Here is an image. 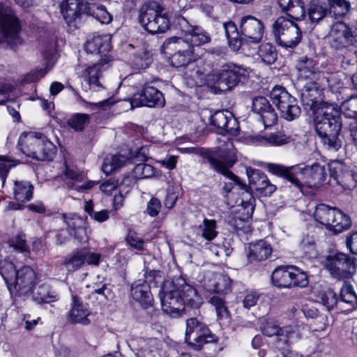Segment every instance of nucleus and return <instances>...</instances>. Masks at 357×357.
Returning <instances> with one entry per match:
<instances>
[{"label": "nucleus", "instance_id": "f257e3e1", "mask_svg": "<svg viewBox=\"0 0 357 357\" xmlns=\"http://www.w3.org/2000/svg\"><path fill=\"white\" fill-rule=\"evenodd\" d=\"M278 3L282 10L291 20L279 17L272 25V32L279 46L294 49L303 38L301 26L294 21H301L305 17L303 0H278Z\"/></svg>", "mask_w": 357, "mask_h": 357}, {"label": "nucleus", "instance_id": "f03ea898", "mask_svg": "<svg viewBox=\"0 0 357 357\" xmlns=\"http://www.w3.org/2000/svg\"><path fill=\"white\" fill-rule=\"evenodd\" d=\"M110 39L108 35L97 36L85 44L87 52L103 54L96 63L83 67L79 73L80 77L86 82V86L82 85L85 91H99L102 89L100 79L103 73L110 68L112 62L111 56L105 54L111 50Z\"/></svg>", "mask_w": 357, "mask_h": 357}, {"label": "nucleus", "instance_id": "7ed1b4c3", "mask_svg": "<svg viewBox=\"0 0 357 357\" xmlns=\"http://www.w3.org/2000/svg\"><path fill=\"white\" fill-rule=\"evenodd\" d=\"M314 126L324 146L333 151L341 147L339 134L342 128L341 116L333 105L323 103L314 111Z\"/></svg>", "mask_w": 357, "mask_h": 357}, {"label": "nucleus", "instance_id": "20e7f679", "mask_svg": "<svg viewBox=\"0 0 357 357\" xmlns=\"http://www.w3.org/2000/svg\"><path fill=\"white\" fill-rule=\"evenodd\" d=\"M0 274L3 277L9 291H15L20 296L31 294L37 284V275L29 266H23L16 269L10 261H0Z\"/></svg>", "mask_w": 357, "mask_h": 357}, {"label": "nucleus", "instance_id": "39448f33", "mask_svg": "<svg viewBox=\"0 0 357 357\" xmlns=\"http://www.w3.org/2000/svg\"><path fill=\"white\" fill-rule=\"evenodd\" d=\"M225 146L220 148V159L210 157L208 162L211 168L231 181V182L225 183V190L231 195L238 193L242 197L243 190H248L246 185L229 170V168L234 165L237 160L236 150L233 143L229 140L225 142Z\"/></svg>", "mask_w": 357, "mask_h": 357}, {"label": "nucleus", "instance_id": "423d86ee", "mask_svg": "<svg viewBox=\"0 0 357 357\" xmlns=\"http://www.w3.org/2000/svg\"><path fill=\"white\" fill-rule=\"evenodd\" d=\"M18 144L23 153L38 160H51L56 153L54 144L39 132L22 133Z\"/></svg>", "mask_w": 357, "mask_h": 357}, {"label": "nucleus", "instance_id": "0eeeda50", "mask_svg": "<svg viewBox=\"0 0 357 357\" xmlns=\"http://www.w3.org/2000/svg\"><path fill=\"white\" fill-rule=\"evenodd\" d=\"M162 48L166 54L171 55V64L176 68L191 64L199 58L193 45L183 40L181 37L174 36L166 39Z\"/></svg>", "mask_w": 357, "mask_h": 357}, {"label": "nucleus", "instance_id": "6e6552de", "mask_svg": "<svg viewBox=\"0 0 357 357\" xmlns=\"http://www.w3.org/2000/svg\"><path fill=\"white\" fill-rule=\"evenodd\" d=\"M250 72L249 68L229 63L222 66L219 70L208 75V80L213 82L222 91H229L245 81Z\"/></svg>", "mask_w": 357, "mask_h": 357}, {"label": "nucleus", "instance_id": "1a4fd4ad", "mask_svg": "<svg viewBox=\"0 0 357 357\" xmlns=\"http://www.w3.org/2000/svg\"><path fill=\"white\" fill-rule=\"evenodd\" d=\"M313 217L316 222L336 234L349 229L351 225V220L347 215L337 208L324 204L315 206Z\"/></svg>", "mask_w": 357, "mask_h": 357}, {"label": "nucleus", "instance_id": "9d476101", "mask_svg": "<svg viewBox=\"0 0 357 357\" xmlns=\"http://www.w3.org/2000/svg\"><path fill=\"white\" fill-rule=\"evenodd\" d=\"M162 10L156 3L142 6L138 16L141 26L152 34L165 32L169 27V20L165 14H162Z\"/></svg>", "mask_w": 357, "mask_h": 357}, {"label": "nucleus", "instance_id": "9b49d317", "mask_svg": "<svg viewBox=\"0 0 357 357\" xmlns=\"http://www.w3.org/2000/svg\"><path fill=\"white\" fill-rule=\"evenodd\" d=\"M270 98L280 112L282 118L291 121L300 116L301 109L296 100L283 86L273 87L270 92Z\"/></svg>", "mask_w": 357, "mask_h": 357}, {"label": "nucleus", "instance_id": "f8f14e48", "mask_svg": "<svg viewBox=\"0 0 357 357\" xmlns=\"http://www.w3.org/2000/svg\"><path fill=\"white\" fill-rule=\"evenodd\" d=\"M295 170V177L298 181L295 182L294 185L299 189L302 188L303 184L310 187H319L324 184L327 176L325 165L321 162H315L305 166L296 165Z\"/></svg>", "mask_w": 357, "mask_h": 357}, {"label": "nucleus", "instance_id": "ddd939ff", "mask_svg": "<svg viewBox=\"0 0 357 357\" xmlns=\"http://www.w3.org/2000/svg\"><path fill=\"white\" fill-rule=\"evenodd\" d=\"M19 31V20L13 10L0 5V42H6L11 47L20 44Z\"/></svg>", "mask_w": 357, "mask_h": 357}, {"label": "nucleus", "instance_id": "4468645a", "mask_svg": "<svg viewBox=\"0 0 357 357\" xmlns=\"http://www.w3.org/2000/svg\"><path fill=\"white\" fill-rule=\"evenodd\" d=\"M159 297L163 311L172 317L180 316L185 309L181 295L176 287L174 280L163 282Z\"/></svg>", "mask_w": 357, "mask_h": 357}, {"label": "nucleus", "instance_id": "2eb2a0df", "mask_svg": "<svg viewBox=\"0 0 357 357\" xmlns=\"http://www.w3.org/2000/svg\"><path fill=\"white\" fill-rule=\"evenodd\" d=\"M185 340L198 350L204 344L214 342L215 337L204 323L197 318H190L186 320Z\"/></svg>", "mask_w": 357, "mask_h": 357}, {"label": "nucleus", "instance_id": "dca6fc26", "mask_svg": "<svg viewBox=\"0 0 357 357\" xmlns=\"http://www.w3.org/2000/svg\"><path fill=\"white\" fill-rule=\"evenodd\" d=\"M261 331L266 336H275V345L279 350L289 347L297 337L294 327L287 326L280 327L273 321H266L261 324Z\"/></svg>", "mask_w": 357, "mask_h": 357}, {"label": "nucleus", "instance_id": "f3484780", "mask_svg": "<svg viewBox=\"0 0 357 357\" xmlns=\"http://www.w3.org/2000/svg\"><path fill=\"white\" fill-rule=\"evenodd\" d=\"M177 24L183 34L181 37L183 40L193 45L195 49L208 43L211 40L210 35L202 27L190 24L183 17L177 18Z\"/></svg>", "mask_w": 357, "mask_h": 357}, {"label": "nucleus", "instance_id": "a211bd4d", "mask_svg": "<svg viewBox=\"0 0 357 357\" xmlns=\"http://www.w3.org/2000/svg\"><path fill=\"white\" fill-rule=\"evenodd\" d=\"M326 268L333 277L338 279L349 278L356 271L354 259L341 252L328 259Z\"/></svg>", "mask_w": 357, "mask_h": 357}, {"label": "nucleus", "instance_id": "6ab92c4d", "mask_svg": "<svg viewBox=\"0 0 357 357\" xmlns=\"http://www.w3.org/2000/svg\"><path fill=\"white\" fill-rule=\"evenodd\" d=\"M128 100L131 109L142 106L162 107L165 104L162 93L152 86H145L141 93L134 94Z\"/></svg>", "mask_w": 357, "mask_h": 357}, {"label": "nucleus", "instance_id": "aec40b11", "mask_svg": "<svg viewBox=\"0 0 357 357\" xmlns=\"http://www.w3.org/2000/svg\"><path fill=\"white\" fill-rule=\"evenodd\" d=\"M255 199L252 193L248 190H243L242 197L236 202L237 210L234 219L229 221L236 230L241 229L243 223L251 218L255 209Z\"/></svg>", "mask_w": 357, "mask_h": 357}, {"label": "nucleus", "instance_id": "412c9836", "mask_svg": "<svg viewBox=\"0 0 357 357\" xmlns=\"http://www.w3.org/2000/svg\"><path fill=\"white\" fill-rule=\"evenodd\" d=\"M328 169L330 174L329 183L333 181L344 189L350 190L356 186L354 174L349 167L340 160H333L328 163Z\"/></svg>", "mask_w": 357, "mask_h": 357}, {"label": "nucleus", "instance_id": "4be33fe9", "mask_svg": "<svg viewBox=\"0 0 357 357\" xmlns=\"http://www.w3.org/2000/svg\"><path fill=\"white\" fill-rule=\"evenodd\" d=\"M250 187L260 196H271L276 190V186L271 183L267 176L260 170L251 167L246 169Z\"/></svg>", "mask_w": 357, "mask_h": 357}, {"label": "nucleus", "instance_id": "5701e85b", "mask_svg": "<svg viewBox=\"0 0 357 357\" xmlns=\"http://www.w3.org/2000/svg\"><path fill=\"white\" fill-rule=\"evenodd\" d=\"M239 28L242 36L252 43H257L263 38L264 24L261 20L252 15L243 17L241 19Z\"/></svg>", "mask_w": 357, "mask_h": 357}, {"label": "nucleus", "instance_id": "b1692460", "mask_svg": "<svg viewBox=\"0 0 357 357\" xmlns=\"http://www.w3.org/2000/svg\"><path fill=\"white\" fill-rule=\"evenodd\" d=\"M231 280L226 275L209 272L204 279V288L209 292L227 294L230 291Z\"/></svg>", "mask_w": 357, "mask_h": 357}, {"label": "nucleus", "instance_id": "393cba45", "mask_svg": "<svg viewBox=\"0 0 357 357\" xmlns=\"http://www.w3.org/2000/svg\"><path fill=\"white\" fill-rule=\"evenodd\" d=\"M252 111L258 114L265 127H269L277 121L278 116L269 101L263 96L252 99Z\"/></svg>", "mask_w": 357, "mask_h": 357}, {"label": "nucleus", "instance_id": "a878e982", "mask_svg": "<svg viewBox=\"0 0 357 357\" xmlns=\"http://www.w3.org/2000/svg\"><path fill=\"white\" fill-rule=\"evenodd\" d=\"M176 287L178 289L183 305H188L192 307L197 308L202 303V299L198 294L197 289L190 284H188L183 277H178L173 279Z\"/></svg>", "mask_w": 357, "mask_h": 357}, {"label": "nucleus", "instance_id": "bb28decb", "mask_svg": "<svg viewBox=\"0 0 357 357\" xmlns=\"http://www.w3.org/2000/svg\"><path fill=\"white\" fill-rule=\"evenodd\" d=\"M91 311L88 304L83 303L77 295H72V305L68 314V319L73 324L88 325L90 324L89 317Z\"/></svg>", "mask_w": 357, "mask_h": 357}, {"label": "nucleus", "instance_id": "cd10ccee", "mask_svg": "<svg viewBox=\"0 0 357 357\" xmlns=\"http://www.w3.org/2000/svg\"><path fill=\"white\" fill-rule=\"evenodd\" d=\"M63 219L67 225V230L71 236L79 241L86 238V217L82 218L76 214H69L63 215Z\"/></svg>", "mask_w": 357, "mask_h": 357}, {"label": "nucleus", "instance_id": "c85d7f7f", "mask_svg": "<svg viewBox=\"0 0 357 357\" xmlns=\"http://www.w3.org/2000/svg\"><path fill=\"white\" fill-rule=\"evenodd\" d=\"M330 36L335 47L350 45L353 44L354 39L351 29L344 23L335 24Z\"/></svg>", "mask_w": 357, "mask_h": 357}, {"label": "nucleus", "instance_id": "c756f323", "mask_svg": "<svg viewBox=\"0 0 357 357\" xmlns=\"http://www.w3.org/2000/svg\"><path fill=\"white\" fill-rule=\"evenodd\" d=\"M251 142L254 145L261 146H278L291 142V137L282 132L253 135Z\"/></svg>", "mask_w": 357, "mask_h": 357}, {"label": "nucleus", "instance_id": "7c9ffc66", "mask_svg": "<svg viewBox=\"0 0 357 357\" xmlns=\"http://www.w3.org/2000/svg\"><path fill=\"white\" fill-rule=\"evenodd\" d=\"M272 252V247L266 241L260 240L250 243L247 250V258L250 263L266 260Z\"/></svg>", "mask_w": 357, "mask_h": 357}, {"label": "nucleus", "instance_id": "2f4dec72", "mask_svg": "<svg viewBox=\"0 0 357 357\" xmlns=\"http://www.w3.org/2000/svg\"><path fill=\"white\" fill-rule=\"evenodd\" d=\"M131 296L134 300L139 302L144 307L150 306L153 301L151 287L147 281L139 280L131 287Z\"/></svg>", "mask_w": 357, "mask_h": 357}, {"label": "nucleus", "instance_id": "473e14b6", "mask_svg": "<svg viewBox=\"0 0 357 357\" xmlns=\"http://www.w3.org/2000/svg\"><path fill=\"white\" fill-rule=\"evenodd\" d=\"M64 175L69 181L66 182V185L70 189H74L79 192H84L92 188L96 182L93 181H88L87 182L81 184L84 181V174L75 171L73 169L66 167Z\"/></svg>", "mask_w": 357, "mask_h": 357}, {"label": "nucleus", "instance_id": "72a5a7b5", "mask_svg": "<svg viewBox=\"0 0 357 357\" xmlns=\"http://www.w3.org/2000/svg\"><path fill=\"white\" fill-rule=\"evenodd\" d=\"M337 306L340 308H344L345 311H351L357 307V295L351 284L344 283L342 285Z\"/></svg>", "mask_w": 357, "mask_h": 357}, {"label": "nucleus", "instance_id": "f704fd0d", "mask_svg": "<svg viewBox=\"0 0 357 357\" xmlns=\"http://www.w3.org/2000/svg\"><path fill=\"white\" fill-rule=\"evenodd\" d=\"M82 4L79 0H66L61 5V12L68 24L75 22L80 15Z\"/></svg>", "mask_w": 357, "mask_h": 357}, {"label": "nucleus", "instance_id": "c9c22d12", "mask_svg": "<svg viewBox=\"0 0 357 357\" xmlns=\"http://www.w3.org/2000/svg\"><path fill=\"white\" fill-rule=\"evenodd\" d=\"M292 266H280L272 273L273 284L280 288H289L291 287Z\"/></svg>", "mask_w": 357, "mask_h": 357}, {"label": "nucleus", "instance_id": "e433bc0d", "mask_svg": "<svg viewBox=\"0 0 357 357\" xmlns=\"http://www.w3.org/2000/svg\"><path fill=\"white\" fill-rule=\"evenodd\" d=\"M13 184V195L15 200L24 203L32 199L33 192L32 184L25 181H15Z\"/></svg>", "mask_w": 357, "mask_h": 357}, {"label": "nucleus", "instance_id": "4c0bfd02", "mask_svg": "<svg viewBox=\"0 0 357 357\" xmlns=\"http://www.w3.org/2000/svg\"><path fill=\"white\" fill-rule=\"evenodd\" d=\"M231 123L235 124L236 121L231 118V114L227 111L218 110L213 114L211 125L232 134L234 128L229 126Z\"/></svg>", "mask_w": 357, "mask_h": 357}, {"label": "nucleus", "instance_id": "58836bf2", "mask_svg": "<svg viewBox=\"0 0 357 357\" xmlns=\"http://www.w3.org/2000/svg\"><path fill=\"white\" fill-rule=\"evenodd\" d=\"M316 62L312 59L302 57L296 63L298 77L303 79H313L316 77Z\"/></svg>", "mask_w": 357, "mask_h": 357}, {"label": "nucleus", "instance_id": "ea45409f", "mask_svg": "<svg viewBox=\"0 0 357 357\" xmlns=\"http://www.w3.org/2000/svg\"><path fill=\"white\" fill-rule=\"evenodd\" d=\"M263 167L267 170L275 175L284 176L287 180H288L290 183L294 185L295 182L298 181L297 178L295 177L296 175V166H292L291 167H286L282 165L275 164V163H264Z\"/></svg>", "mask_w": 357, "mask_h": 357}, {"label": "nucleus", "instance_id": "a19ab883", "mask_svg": "<svg viewBox=\"0 0 357 357\" xmlns=\"http://www.w3.org/2000/svg\"><path fill=\"white\" fill-rule=\"evenodd\" d=\"M55 56V54L52 52L44 53V57L46 60L45 67L38 69L34 72H30L26 75L25 81L26 82H33L43 77L53 67L56 61Z\"/></svg>", "mask_w": 357, "mask_h": 357}, {"label": "nucleus", "instance_id": "79ce46f5", "mask_svg": "<svg viewBox=\"0 0 357 357\" xmlns=\"http://www.w3.org/2000/svg\"><path fill=\"white\" fill-rule=\"evenodd\" d=\"M198 235L207 242H212L218 235L216 221L213 219L204 218L198 226Z\"/></svg>", "mask_w": 357, "mask_h": 357}, {"label": "nucleus", "instance_id": "37998d69", "mask_svg": "<svg viewBox=\"0 0 357 357\" xmlns=\"http://www.w3.org/2000/svg\"><path fill=\"white\" fill-rule=\"evenodd\" d=\"M86 12L99 21L101 24H108L112 22V15L107 12L105 7L97 3H89L86 7Z\"/></svg>", "mask_w": 357, "mask_h": 357}, {"label": "nucleus", "instance_id": "c03bdc74", "mask_svg": "<svg viewBox=\"0 0 357 357\" xmlns=\"http://www.w3.org/2000/svg\"><path fill=\"white\" fill-rule=\"evenodd\" d=\"M127 161L128 158L120 154L108 155L104 160L102 170L108 175L125 165Z\"/></svg>", "mask_w": 357, "mask_h": 357}, {"label": "nucleus", "instance_id": "a18cd8bd", "mask_svg": "<svg viewBox=\"0 0 357 357\" xmlns=\"http://www.w3.org/2000/svg\"><path fill=\"white\" fill-rule=\"evenodd\" d=\"M84 253L82 250H77L67 256L62 263L68 272H74L84 265Z\"/></svg>", "mask_w": 357, "mask_h": 357}, {"label": "nucleus", "instance_id": "49530a36", "mask_svg": "<svg viewBox=\"0 0 357 357\" xmlns=\"http://www.w3.org/2000/svg\"><path fill=\"white\" fill-rule=\"evenodd\" d=\"M328 8L321 4L319 0H312L307 8V15L313 23H317L326 17Z\"/></svg>", "mask_w": 357, "mask_h": 357}, {"label": "nucleus", "instance_id": "de8ad7c7", "mask_svg": "<svg viewBox=\"0 0 357 357\" xmlns=\"http://www.w3.org/2000/svg\"><path fill=\"white\" fill-rule=\"evenodd\" d=\"M223 27L228 40L229 46L234 50H238L241 45L239 38V33L236 26L232 22H227L223 24Z\"/></svg>", "mask_w": 357, "mask_h": 357}, {"label": "nucleus", "instance_id": "09e8293b", "mask_svg": "<svg viewBox=\"0 0 357 357\" xmlns=\"http://www.w3.org/2000/svg\"><path fill=\"white\" fill-rule=\"evenodd\" d=\"M316 301L321 303L328 310L337 306L338 301L335 293L331 289L321 290L316 295Z\"/></svg>", "mask_w": 357, "mask_h": 357}, {"label": "nucleus", "instance_id": "8fccbe9b", "mask_svg": "<svg viewBox=\"0 0 357 357\" xmlns=\"http://www.w3.org/2000/svg\"><path fill=\"white\" fill-rule=\"evenodd\" d=\"M261 61L266 64L273 63L277 59V52L273 45L270 43L261 44L258 50Z\"/></svg>", "mask_w": 357, "mask_h": 357}, {"label": "nucleus", "instance_id": "3c124183", "mask_svg": "<svg viewBox=\"0 0 357 357\" xmlns=\"http://www.w3.org/2000/svg\"><path fill=\"white\" fill-rule=\"evenodd\" d=\"M329 12L335 18L343 17L349 10L350 3L346 0H328Z\"/></svg>", "mask_w": 357, "mask_h": 357}, {"label": "nucleus", "instance_id": "603ef678", "mask_svg": "<svg viewBox=\"0 0 357 357\" xmlns=\"http://www.w3.org/2000/svg\"><path fill=\"white\" fill-rule=\"evenodd\" d=\"M208 302L215 307L218 319L221 320L229 317V310L222 297L213 295L208 298Z\"/></svg>", "mask_w": 357, "mask_h": 357}, {"label": "nucleus", "instance_id": "864d4df0", "mask_svg": "<svg viewBox=\"0 0 357 357\" xmlns=\"http://www.w3.org/2000/svg\"><path fill=\"white\" fill-rule=\"evenodd\" d=\"M135 179L148 178L155 174V169L151 165L139 163L135 166L132 172Z\"/></svg>", "mask_w": 357, "mask_h": 357}, {"label": "nucleus", "instance_id": "5fc2aeb1", "mask_svg": "<svg viewBox=\"0 0 357 357\" xmlns=\"http://www.w3.org/2000/svg\"><path fill=\"white\" fill-rule=\"evenodd\" d=\"M90 122V116L86 114L76 113L68 120L70 127L76 131H82Z\"/></svg>", "mask_w": 357, "mask_h": 357}, {"label": "nucleus", "instance_id": "6e6d98bb", "mask_svg": "<svg viewBox=\"0 0 357 357\" xmlns=\"http://www.w3.org/2000/svg\"><path fill=\"white\" fill-rule=\"evenodd\" d=\"M291 287H305L309 283L306 273L298 268L292 266Z\"/></svg>", "mask_w": 357, "mask_h": 357}, {"label": "nucleus", "instance_id": "4d7b16f0", "mask_svg": "<svg viewBox=\"0 0 357 357\" xmlns=\"http://www.w3.org/2000/svg\"><path fill=\"white\" fill-rule=\"evenodd\" d=\"M317 90H305L301 93V100L303 105L310 107L311 109H313L314 112L317 109L316 108L317 105V100L316 97V94H317Z\"/></svg>", "mask_w": 357, "mask_h": 357}, {"label": "nucleus", "instance_id": "13d9d810", "mask_svg": "<svg viewBox=\"0 0 357 357\" xmlns=\"http://www.w3.org/2000/svg\"><path fill=\"white\" fill-rule=\"evenodd\" d=\"M6 162H11L6 156L0 155V185L2 188L5 187L6 178L10 168L16 165V163L8 165Z\"/></svg>", "mask_w": 357, "mask_h": 357}, {"label": "nucleus", "instance_id": "bf43d9fd", "mask_svg": "<svg viewBox=\"0 0 357 357\" xmlns=\"http://www.w3.org/2000/svg\"><path fill=\"white\" fill-rule=\"evenodd\" d=\"M8 244L10 248L20 252H24L27 249V245L22 234H18L11 238L8 241Z\"/></svg>", "mask_w": 357, "mask_h": 357}, {"label": "nucleus", "instance_id": "052dcab7", "mask_svg": "<svg viewBox=\"0 0 357 357\" xmlns=\"http://www.w3.org/2000/svg\"><path fill=\"white\" fill-rule=\"evenodd\" d=\"M59 299V295L56 291L48 290L47 292H38V295L34 296V300L38 303H50Z\"/></svg>", "mask_w": 357, "mask_h": 357}, {"label": "nucleus", "instance_id": "680f3d73", "mask_svg": "<svg viewBox=\"0 0 357 357\" xmlns=\"http://www.w3.org/2000/svg\"><path fill=\"white\" fill-rule=\"evenodd\" d=\"M328 326V320L326 314H319L310 323V328L313 332L324 331Z\"/></svg>", "mask_w": 357, "mask_h": 357}, {"label": "nucleus", "instance_id": "e2e57ef3", "mask_svg": "<svg viewBox=\"0 0 357 357\" xmlns=\"http://www.w3.org/2000/svg\"><path fill=\"white\" fill-rule=\"evenodd\" d=\"M126 242L130 246L138 250H144V241L135 232H130L126 237Z\"/></svg>", "mask_w": 357, "mask_h": 357}, {"label": "nucleus", "instance_id": "0e129e2a", "mask_svg": "<svg viewBox=\"0 0 357 357\" xmlns=\"http://www.w3.org/2000/svg\"><path fill=\"white\" fill-rule=\"evenodd\" d=\"M84 253V264L98 266L100 261L101 255L97 252H89V250L82 249Z\"/></svg>", "mask_w": 357, "mask_h": 357}, {"label": "nucleus", "instance_id": "69168bd1", "mask_svg": "<svg viewBox=\"0 0 357 357\" xmlns=\"http://www.w3.org/2000/svg\"><path fill=\"white\" fill-rule=\"evenodd\" d=\"M160 208V202L157 198L153 197L148 202L146 212L151 217H155L159 213Z\"/></svg>", "mask_w": 357, "mask_h": 357}, {"label": "nucleus", "instance_id": "338daca9", "mask_svg": "<svg viewBox=\"0 0 357 357\" xmlns=\"http://www.w3.org/2000/svg\"><path fill=\"white\" fill-rule=\"evenodd\" d=\"M259 299V295L256 291H249L248 292L243 299V307L250 309L251 307L256 305L257 301Z\"/></svg>", "mask_w": 357, "mask_h": 357}, {"label": "nucleus", "instance_id": "774afa93", "mask_svg": "<svg viewBox=\"0 0 357 357\" xmlns=\"http://www.w3.org/2000/svg\"><path fill=\"white\" fill-rule=\"evenodd\" d=\"M158 341L156 339H149L145 341L144 345L142 347V350L144 356H148L150 354L155 352L158 349Z\"/></svg>", "mask_w": 357, "mask_h": 357}]
</instances>
